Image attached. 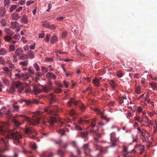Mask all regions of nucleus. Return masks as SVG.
<instances>
[{
  "instance_id": "1",
  "label": "nucleus",
  "mask_w": 157,
  "mask_h": 157,
  "mask_svg": "<svg viewBox=\"0 0 157 157\" xmlns=\"http://www.w3.org/2000/svg\"><path fill=\"white\" fill-rule=\"evenodd\" d=\"M58 111V108L56 106H50L47 109H45L44 112L45 113L49 115H52L48 120V122L51 124H53L56 122L59 119L58 117V114L57 113Z\"/></svg>"
},
{
  "instance_id": "2",
  "label": "nucleus",
  "mask_w": 157,
  "mask_h": 157,
  "mask_svg": "<svg viewBox=\"0 0 157 157\" xmlns=\"http://www.w3.org/2000/svg\"><path fill=\"white\" fill-rule=\"evenodd\" d=\"M20 117H22L23 119L28 122L30 125H36L38 124L40 120V117L38 114H35L33 116V119H31L28 117L23 115H20Z\"/></svg>"
},
{
  "instance_id": "3",
  "label": "nucleus",
  "mask_w": 157,
  "mask_h": 157,
  "mask_svg": "<svg viewBox=\"0 0 157 157\" xmlns=\"http://www.w3.org/2000/svg\"><path fill=\"white\" fill-rule=\"evenodd\" d=\"M25 86L20 82H15L13 84L12 86L10 88V91L11 93H13L15 91V88H18V91L21 93L24 89Z\"/></svg>"
},
{
  "instance_id": "4",
  "label": "nucleus",
  "mask_w": 157,
  "mask_h": 157,
  "mask_svg": "<svg viewBox=\"0 0 157 157\" xmlns=\"http://www.w3.org/2000/svg\"><path fill=\"white\" fill-rule=\"evenodd\" d=\"M51 86H48V85L42 86L41 89H39L36 86L34 87V91L36 93H40L42 91L45 93H48L51 90Z\"/></svg>"
},
{
  "instance_id": "5",
  "label": "nucleus",
  "mask_w": 157,
  "mask_h": 157,
  "mask_svg": "<svg viewBox=\"0 0 157 157\" xmlns=\"http://www.w3.org/2000/svg\"><path fill=\"white\" fill-rule=\"evenodd\" d=\"M21 101L22 102H25V104L27 106L31 105L33 104H37L38 103V101L37 100L34 99L32 100H30L22 99L21 100Z\"/></svg>"
},
{
  "instance_id": "6",
  "label": "nucleus",
  "mask_w": 157,
  "mask_h": 157,
  "mask_svg": "<svg viewBox=\"0 0 157 157\" xmlns=\"http://www.w3.org/2000/svg\"><path fill=\"white\" fill-rule=\"evenodd\" d=\"M117 139L115 138V133L114 132H112L110 135V140L111 142V146L112 147H114L116 145V142Z\"/></svg>"
},
{
  "instance_id": "7",
  "label": "nucleus",
  "mask_w": 157,
  "mask_h": 157,
  "mask_svg": "<svg viewBox=\"0 0 157 157\" xmlns=\"http://www.w3.org/2000/svg\"><path fill=\"white\" fill-rule=\"evenodd\" d=\"M119 101L120 104L124 103L126 104H128V101L126 97L122 96L119 98Z\"/></svg>"
},
{
  "instance_id": "8",
  "label": "nucleus",
  "mask_w": 157,
  "mask_h": 157,
  "mask_svg": "<svg viewBox=\"0 0 157 157\" xmlns=\"http://www.w3.org/2000/svg\"><path fill=\"white\" fill-rule=\"evenodd\" d=\"M88 132L87 131H81L79 133V136L86 139H88Z\"/></svg>"
},
{
  "instance_id": "9",
  "label": "nucleus",
  "mask_w": 157,
  "mask_h": 157,
  "mask_svg": "<svg viewBox=\"0 0 157 157\" xmlns=\"http://www.w3.org/2000/svg\"><path fill=\"white\" fill-rule=\"evenodd\" d=\"M46 77L47 78L55 79L57 77L53 73L48 72L46 74Z\"/></svg>"
},
{
  "instance_id": "10",
  "label": "nucleus",
  "mask_w": 157,
  "mask_h": 157,
  "mask_svg": "<svg viewBox=\"0 0 157 157\" xmlns=\"http://www.w3.org/2000/svg\"><path fill=\"white\" fill-rule=\"evenodd\" d=\"M35 130L30 127L26 126L25 131V133L29 135L32 134L33 132H35Z\"/></svg>"
},
{
  "instance_id": "11",
  "label": "nucleus",
  "mask_w": 157,
  "mask_h": 157,
  "mask_svg": "<svg viewBox=\"0 0 157 157\" xmlns=\"http://www.w3.org/2000/svg\"><path fill=\"white\" fill-rule=\"evenodd\" d=\"M95 145L97 150H99L101 153L106 152H107L106 149L109 147H106L105 148L101 147L97 144H96Z\"/></svg>"
},
{
  "instance_id": "12",
  "label": "nucleus",
  "mask_w": 157,
  "mask_h": 157,
  "mask_svg": "<svg viewBox=\"0 0 157 157\" xmlns=\"http://www.w3.org/2000/svg\"><path fill=\"white\" fill-rule=\"evenodd\" d=\"M73 104L74 105H76L78 104L77 101L75 100V99L73 98H71L67 103V105L69 107H70L71 105Z\"/></svg>"
},
{
  "instance_id": "13",
  "label": "nucleus",
  "mask_w": 157,
  "mask_h": 157,
  "mask_svg": "<svg viewBox=\"0 0 157 157\" xmlns=\"http://www.w3.org/2000/svg\"><path fill=\"white\" fill-rule=\"evenodd\" d=\"M143 135H142V134H140L143 137V140L144 141H146L148 139H149V134L148 132L146 131L145 130V131L144 132H143Z\"/></svg>"
},
{
  "instance_id": "14",
  "label": "nucleus",
  "mask_w": 157,
  "mask_h": 157,
  "mask_svg": "<svg viewBox=\"0 0 157 157\" xmlns=\"http://www.w3.org/2000/svg\"><path fill=\"white\" fill-rule=\"evenodd\" d=\"M41 157H52L53 154L52 153L44 152L40 155Z\"/></svg>"
},
{
  "instance_id": "15",
  "label": "nucleus",
  "mask_w": 157,
  "mask_h": 157,
  "mask_svg": "<svg viewBox=\"0 0 157 157\" xmlns=\"http://www.w3.org/2000/svg\"><path fill=\"white\" fill-rule=\"evenodd\" d=\"M83 149L84 150V152L85 154H86L91 151L90 149H89L88 147V144H85L83 147Z\"/></svg>"
},
{
  "instance_id": "16",
  "label": "nucleus",
  "mask_w": 157,
  "mask_h": 157,
  "mask_svg": "<svg viewBox=\"0 0 157 157\" xmlns=\"http://www.w3.org/2000/svg\"><path fill=\"white\" fill-rule=\"evenodd\" d=\"M23 50L21 48H18L16 49L15 53L17 56H20L23 53Z\"/></svg>"
},
{
  "instance_id": "17",
  "label": "nucleus",
  "mask_w": 157,
  "mask_h": 157,
  "mask_svg": "<svg viewBox=\"0 0 157 157\" xmlns=\"http://www.w3.org/2000/svg\"><path fill=\"white\" fill-rule=\"evenodd\" d=\"M92 82L95 86L98 87L100 84V79L95 77L93 79Z\"/></svg>"
},
{
  "instance_id": "18",
  "label": "nucleus",
  "mask_w": 157,
  "mask_h": 157,
  "mask_svg": "<svg viewBox=\"0 0 157 157\" xmlns=\"http://www.w3.org/2000/svg\"><path fill=\"white\" fill-rule=\"evenodd\" d=\"M90 121L88 120H84L82 118H80L78 121V122L80 124H82L83 123L85 124H89Z\"/></svg>"
},
{
  "instance_id": "19",
  "label": "nucleus",
  "mask_w": 157,
  "mask_h": 157,
  "mask_svg": "<svg viewBox=\"0 0 157 157\" xmlns=\"http://www.w3.org/2000/svg\"><path fill=\"white\" fill-rule=\"evenodd\" d=\"M127 147L125 146H124L123 147V155L124 157H127V155L126 154L129 153V152H127Z\"/></svg>"
},
{
  "instance_id": "20",
  "label": "nucleus",
  "mask_w": 157,
  "mask_h": 157,
  "mask_svg": "<svg viewBox=\"0 0 157 157\" xmlns=\"http://www.w3.org/2000/svg\"><path fill=\"white\" fill-rule=\"evenodd\" d=\"M22 22L23 24H26L28 22V17L26 15H24L22 16Z\"/></svg>"
},
{
  "instance_id": "21",
  "label": "nucleus",
  "mask_w": 157,
  "mask_h": 157,
  "mask_svg": "<svg viewBox=\"0 0 157 157\" xmlns=\"http://www.w3.org/2000/svg\"><path fill=\"white\" fill-rule=\"evenodd\" d=\"M109 84L111 85L112 89H114L115 87L116 83L113 80H110L109 81Z\"/></svg>"
},
{
  "instance_id": "22",
  "label": "nucleus",
  "mask_w": 157,
  "mask_h": 157,
  "mask_svg": "<svg viewBox=\"0 0 157 157\" xmlns=\"http://www.w3.org/2000/svg\"><path fill=\"white\" fill-rule=\"evenodd\" d=\"M27 56H28V58L30 59H32L34 57V55L33 54V52L32 51H29L28 52Z\"/></svg>"
},
{
  "instance_id": "23",
  "label": "nucleus",
  "mask_w": 157,
  "mask_h": 157,
  "mask_svg": "<svg viewBox=\"0 0 157 157\" xmlns=\"http://www.w3.org/2000/svg\"><path fill=\"white\" fill-rule=\"evenodd\" d=\"M2 82L6 86H8L10 84V81L6 78H3Z\"/></svg>"
},
{
  "instance_id": "24",
  "label": "nucleus",
  "mask_w": 157,
  "mask_h": 157,
  "mask_svg": "<svg viewBox=\"0 0 157 157\" xmlns=\"http://www.w3.org/2000/svg\"><path fill=\"white\" fill-rule=\"evenodd\" d=\"M58 40L56 35L53 36L51 40V43L53 44L58 41Z\"/></svg>"
},
{
  "instance_id": "25",
  "label": "nucleus",
  "mask_w": 157,
  "mask_h": 157,
  "mask_svg": "<svg viewBox=\"0 0 157 157\" xmlns=\"http://www.w3.org/2000/svg\"><path fill=\"white\" fill-rule=\"evenodd\" d=\"M12 19L15 20H17L20 18L18 14L16 13H13L12 14Z\"/></svg>"
},
{
  "instance_id": "26",
  "label": "nucleus",
  "mask_w": 157,
  "mask_h": 157,
  "mask_svg": "<svg viewBox=\"0 0 157 157\" xmlns=\"http://www.w3.org/2000/svg\"><path fill=\"white\" fill-rule=\"evenodd\" d=\"M28 61L26 60L23 62H19V64L22 66H26L28 65Z\"/></svg>"
},
{
  "instance_id": "27",
  "label": "nucleus",
  "mask_w": 157,
  "mask_h": 157,
  "mask_svg": "<svg viewBox=\"0 0 157 157\" xmlns=\"http://www.w3.org/2000/svg\"><path fill=\"white\" fill-rule=\"evenodd\" d=\"M11 28L13 29L18 26V24L17 22H13L11 23Z\"/></svg>"
},
{
  "instance_id": "28",
  "label": "nucleus",
  "mask_w": 157,
  "mask_h": 157,
  "mask_svg": "<svg viewBox=\"0 0 157 157\" xmlns=\"http://www.w3.org/2000/svg\"><path fill=\"white\" fill-rule=\"evenodd\" d=\"M134 120L135 121H137L140 123H142L143 122H144V120L142 119V118H141L139 116L135 117Z\"/></svg>"
},
{
  "instance_id": "29",
  "label": "nucleus",
  "mask_w": 157,
  "mask_h": 157,
  "mask_svg": "<svg viewBox=\"0 0 157 157\" xmlns=\"http://www.w3.org/2000/svg\"><path fill=\"white\" fill-rule=\"evenodd\" d=\"M7 54L6 51L3 48H2L0 50V55L4 56Z\"/></svg>"
},
{
  "instance_id": "30",
  "label": "nucleus",
  "mask_w": 157,
  "mask_h": 157,
  "mask_svg": "<svg viewBox=\"0 0 157 157\" xmlns=\"http://www.w3.org/2000/svg\"><path fill=\"white\" fill-rule=\"evenodd\" d=\"M28 56L25 54H23L19 57V59L20 60H25L28 59Z\"/></svg>"
},
{
  "instance_id": "31",
  "label": "nucleus",
  "mask_w": 157,
  "mask_h": 157,
  "mask_svg": "<svg viewBox=\"0 0 157 157\" xmlns=\"http://www.w3.org/2000/svg\"><path fill=\"white\" fill-rule=\"evenodd\" d=\"M57 132L60 134L61 136L65 135V131L64 129H60L57 131Z\"/></svg>"
},
{
  "instance_id": "32",
  "label": "nucleus",
  "mask_w": 157,
  "mask_h": 157,
  "mask_svg": "<svg viewBox=\"0 0 157 157\" xmlns=\"http://www.w3.org/2000/svg\"><path fill=\"white\" fill-rule=\"evenodd\" d=\"M6 11L5 10L0 8V16L3 17L6 14Z\"/></svg>"
},
{
  "instance_id": "33",
  "label": "nucleus",
  "mask_w": 157,
  "mask_h": 157,
  "mask_svg": "<svg viewBox=\"0 0 157 157\" xmlns=\"http://www.w3.org/2000/svg\"><path fill=\"white\" fill-rule=\"evenodd\" d=\"M60 124V126H62L65 123H69L71 122V120L69 119L64 120L63 121H59Z\"/></svg>"
},
{
  "instance_id": "34",
  "label": "nucleus",
  "mask_w": 157,
  "mask_h": 157,
  "mask_svg": "<svg viewBox=\"0 0 157 157\" xmlns=\"http://www.w3.org/2000/svg\"><path fill=\"white\" fill-rule=\"evenodd\" d=\"M12 37L8 35H6L4 37V39L7 42H9L12 39Z\"/></svg>"
},
{
  "instance_id": "35",
  "label": "nucleus",
  "mask_w": 157,
  "mask_h": 157,
  "mask_svg": "<svg viewBox=\"0 0 157 157\" xmlns=\"http://www.w3.org/2000/svg\"><path fill=\"white\" fill-rule=\"evenodd\" d=\"M135 91L137 94H140L141 93L140 87L139 86H137L136 87Z\"/></svg>"
},
{
  "instance_id": "36",
  "label": "nucleus",
  "mask_w": 157,
  "mask_h": 157,
  "mask_svg": "<svg viewBox=\"0 0 157 157\" xmlns=\"http://www.w3.org/2000/svg\"><path fill=\"white\" fill-rule=\"evenodd\" d=\"M62 91V89L58 88V87H56L55 88L54 91L57 94H58L61 93Z\"/></svg>"
},
{
  "instance_id": "37",
  "label": "nucleus",
  "mask_w": 157,
  "mask_h": 157,
  "mask_svg": "<svg viewBox=\"0 0 157 157\" xmlns=\"http://www.w3.org/2000/svg\"><path fill=\"white\" fill-rule=\"evenodd\" d=\"M67 33L66 31H63L62 33V38H65L67 37Z\"/></svg>"
},
{
  "instance_id": "38",
  "label": "nucleus",
  "mask_w": 157,
  "mask_h": 157,
  "mask_svg": "<svg viewBox=\"0 0 157 157\" xmlns=\"http://www.w3.org/2000/svg\"><path fill=\"white\" fill-rule=\"evenodd\" d=\"M79 107L82 112H84L86 109V107L83 104H81V105H79Z\"/></svg>"
},
{
  "instance_id": "39",
  "label": "nucleus",
  "mask_w": 157,
  "mask_h": 157,
  "mask_svg": "<svg viewBox=\"0 0 157 157\" xmlns=\"http://www.w3.org/2000/svg\"><path fill=\"white\" fill-rule=\"evenodd\" d=\"M90 131V132L93 133L94 135L97 136H100V135L98 133L97 131H95L93 129H91Z\"/></svg>"
},
{
  "instance_id": "40",
  "label": "nucleus",
  "mask_w": 157,
  "mask_h": 157,
  "mask_svg": "<svg viewBox=\"0 0 157 157\" xmlns=\"http://www.w3.org/2000/svg\"><path fill=\"white\" fill-rule=\"evenodd\" d=\"M13 122H14L15 126H16L18 127L21 125V123L17 120H14Z\"/></svg>"
},
{
  "instance_id": "41",
  "label": "nucleus",
  "mask_w": 157,
  "mask_h": 157,
  "mask_svg": "<svg viewBox=\"0 0 157 157\" xmlns=\"http://www.w3.org/2000/svg\"><path fill=\"white\" fill-rule=\"evenodd\" d=\"M9 50L10 52L14 51L15 50V47L14 46L11 45L9 46Z\"/></svg>"
},
{
  "instance_id": "42",
  "label": "nucleus",
  "mask_w": 157,
  "mask_h": 157,
  "mask_svg": "<svg viewBox=\"0 0 157 157\" xmlns=\"http://www.w3.org/2000/svg\"><path fill=\"white\" fill-rule=\"evenodd\" d=\"M117 75L119 78H121L123 76L122 71H119L117 73Z\"/></svg>"
},
{
  "instance_id": "43",
  "label": "nucleus",
  "mask_w": 157,
  "mask_h": 157,
  "mask_svg": "<svg viewBox=\"0 0 157 157\" xmlns=\"http://www.w3.org/2000/svg\"><path fill=\"white\" fill-rule=\"evenodd\" d=\"M96 120L95 119H93L91 120V126L93 128L95 126Z\"/></svg>"
},
{
  "instance_id": "44",
  "label": "nucleus",
  "mask_w": 157,
  "mask_h": 157,
  "mask_svg": "<svg viewBox=\"0 0 157 157\" xmlns=\"http://www.w3.org/2000/svg\"><path fill=\"white\" fill-rule=\"evenodd\" d=\"M57 154L62 157L64 154V152L60 149H59L57 151Z\"/></svg>"
},
{
  "instance_id": "45",
  "label": "nucleus",
  "mask_w": 157,
  "mask_h": 157,
  "mask_svg": "<svg viewBox=\"0 0 157 157\" xmlns=\"http://www.w3.org/2000/svg\"><path fill=\"white\" fill-rule=\"evenodd\" d=\"M28 71L31 75L34 74V70L32 69V67H29L28 69Z\"/></svg>"
},
{
  "instance_id": "46",
  "label": "nucleus",
  "mask_w": 157,
  "mask_h": 157,
  "mask_svg": "<svg viewBox=\"0 0 157 157\" xmlns=\"http://www.w3.org/2000/svg\"><path fill=\"white\" fill-rule=\"evenodd\" d=\"M137 130L138 131V133L140 134H142L143 135V132H144L145 131V130L144 129H142L141 130L140 128L139 127H138L137 128Z\"/></svg>"
},
{
  "instance_id": "47",
  "label": "nucleus",
  "mask_w": 157,
  "mask_h": 157,
  "mask_svg": "<svg viewBox=\"0 0 157 157\" xmlns=\"http://www.w3.org/2000/svg\"><path fill=\"white\" fill-rule=\"evenodd\" d=\"M55 84L56 86L59 87H63V85L57 81H55Z\"/></svg>"
},
{
  "instance_id": "48",
  "label": "nucleus",
  "mask_w": 157,
  "mask_h": 157,
  "mask_svg": "<svg viewBox=\"0 0 157 157\" xmlns=\"http://www.w3.org/2000/svg\"><path fill=\"white\" fill-rule=\"evenodd\" d=\"M17 7V6L16 5H12L11 6L10 10L11 12H12L13 10H15Z\"/></svg>"
},
{
  "instance_id": "49",
  "label": "nucleus",
  "mask_w": 157,
  "mask_h": 157,
  "mask_svg": "<svg viewBox=\"0 0 157 157\" xmlns=\"http://www.w3.org/2000/svg\"><path fill=\"white\" fill-rule=\"evenodd\" d=\"M14 37L16 40H19L21 37V36L19 34H15L14 36Z\"/></svg>"
},
{
  "instance_id": "50",
  "label": "nucleus",
  "mask_w": 157,
  "mask_h": 157,
  "mask_svg": "<svg viewBox=\"0 0 157 157\" xmlns=\"http://www.w3.org/2000/svg\"><path fill=\"white\" fill-rule=\"evenodd\" d=\"M33 66L36 71H38L40 70L39 66L36 63H35L33 64Z\"/></svg>"
},
{
  "instance_id": "51",
  "label": "nucleus",
  "mask_w": 157,
  "mask_h": 157,
  "mask_svg": "<svg viewBox=\"0 0 157 157\" xmlns=\"http://www.w3.org/2000/svg\"><path fill=\"white\" fill-rule=\"evenodd\" d=\"M4 3L5 6H8L10 4V1L9 0H5Z\"/></svg>"
},
{
  "instance_id": "52",
  "label": "nucleus",
  "mask_w": 157,
  "mask_h": 157,
  "mask_svg": "<svg viewBox=\"0 0 157 157\" xmlns=\"http://www.w3.org/2000/svg\"><path fill=\"white\" fill-rule=\"evenodd\" d=\"M5 63V60L4 58L2 57H0V63L2 64H4Z\"/></svg>"
},
{
  "instance_id": "53",
  "label": "nucleus",
  "mask_w": 157,
  "mask_h": 157,
  "mask_svg": "<svg viewBox=\"0 0 157 157\" xmlns=\"http://www.w3.org/2000/svg\"><path fill=\"white\" fill-rule=\"evenodd\" d=\"M70 115L71 116H74L75 115V110L74 109H71L70 110Z\"/></svg>"
},
{
  "instance_id": "54",
  "label": "nucleus",
  "mask_w": 157,
  "mask_h": 157,
  "mask_svg": "<svg viewBox=\"0 0 157 157\" xmlns=\"http://www.w3.org/2000/svg\"><path fill=\"white\" fill-rule=\"evenodd\" d=\"M42 25L48 28L49 24L47 22H43Z\"/></svg>"
},
{
  "instance_id": "55",
  "label": "nucleus",
  "mask_w": 157,
  "mask_h": 157,
  "mask_svg": "<svg viewBox=\"0 0 157 157\" xmlns=\"http://www.w3.org/2000/svg\"><path fill=\"white\" fill-rule=\"evenodd\" d=\"M155 124L156 126L154 127V130L153 132L155 133L157 131V121H155Z\"/></svg>"
},
{
  "instance_id": "56",
  "label": "nucleus",
  "mask_w": 157,
  "mask_h": 157,
  "mask_svg": "<svg viewBox=\"0 0 157 157\" xmlns=\"http://www.w3.org/2000/svg\"><path fill=\"white\" fill-rule=\"evenodd\" d=\"M102 118L105 120L107 122H109L110 121V119L107 117L106 116H102Z\"/></svg>"
},
{
  "instance_id": "57",
  "label": "nucleus",
  "mask_w": 157,
  "mask_h": 157,
  "mask_svg": "<svg viewBox=\"0 0 157 157\" xmlns=\"http://www.w3.org/2000/svg\"><path fill=\"white\" fill-rule=\"evenodd\" d=\"M150 84L153 88H155L156 87V84L155 82L150 83Z\"/></svg>"
},
{
  "instance_id": "58",
  "label": "nucleus",
  "mask_w": 157,
  "mask_h": 157,
  "mask_svg": "<svg viewBox=\"0 0 157 157\" xmlns=\"http://www.w3.org/2000/svg\"><path fill=\"white\" fill-rule=\"evenodd\" d=\"M48 28H49L51 30L53 29L56 28V26L53 24L51 25H49L48 27Z\"/></svg>"
},
{
  "instance_id": "59",
  "label": "nucleus",
  "mask_w": 157,
  "mask_h": 157,
  "mask_svg": "<svg viewBox=\"0 0 157 157\" xmlns=\"http://www.w3.org/2000/svg\"><path fill=\"white\" fill-rule=\"evenodd\" d=\"M137 146H138L140 147V148H141V152L144 151V146L143 145H142L141 144H139L137 145Z\"/></svg>"
},
{
  "instance_id": "60",
  "label": "nucleus",
  "mask_w": 157,
  "mask_h": 157,
  "mask_svg": "<svg viewBox=\"0 0 157 157\" xmlns=\"http://www.w3.org/2000/svg\"><path fill=\"white\" fill-rule=\"evenodd\" d=\"M3 70L4 71H7V72H10V73H11L12 70H10L9 68L7 67H5L3 68Z\"/></svg>"
},
{
  "instance_id": "61",
  "label": "nucleus",
  "mask_w": 157,
  "mask_h": 157,
  "mask_svg": "<svg viewBox=\"0 0 157 157\" xmlns=\"http://www.w3.org/2000/svg\"><path fill=\"white\" fill-rule=\"evenodd\" d=\"M50 35L49 34H47L46 35L45 37L44 38V40L48 42L49 39V37Z\"/></svg>"
},
{
  "instance_id": "62",
  "label": "nucleus",
  "mask_w": 157,
  "mask_h": 157,
  "mask_svg": "<svg viewBox=\"0 0 157 157\" xmlns=\"http://www.w3.org/2000/svg\"><path fill=\"white\" fill-rule=\"evenodd\" d=\"M7 34L10 36H12L13 34V32L10 29L8 32Z\"/></svg>"
},
{
  "instance_id": "63",
  "label": "nucleus",
  "mask_w": 157,
  "mask_h": 157,
  "mask_svg": "<svg viewBox=\"0 0 157 157\" xmlns=\"http://www.w3.org/2000/svg\"><path fill=\"white\" fill-rule=\"evenodd\" d=\"M137 110L138 112L141 113L142 111V109L141 107L139 106L137 108Z\"/></svg>"
},
{
  "instance_id": "64",
  "label": "nucleus",
  "mask_w": 157,
  "mask_h": 157,
  "mask_svg": "<svg viewBox=\"0 0 157 157\" xmlns=\"http://www.w3.org/2000/svg\"><path fill=\"white\" fill-rule=\"evenodd\" d=\"M63 83L65 87L66 88H67L68 86V83L66 81V80H64L63 81Z\"/></svg>"
}]
</instances>
